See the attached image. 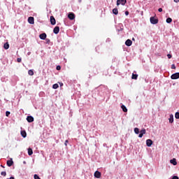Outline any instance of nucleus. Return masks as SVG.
<instances>
[{
  "label": "nucleus",
  "mask_w": 179,
  "mask_h": 179,
  "mask_svg": "<svg viewBox=\"0 0 179 179\" xmlns=\"http://www.w3.org/2000/svg\"><path fill=\"white\" fill-rule=\"evenodd\" d=\"M150 20L152 24H157L159 23V19H157V17H151Z\"/></svg>",
  "instance_id": "f257e3e1"
},
{
  "label": "nucleus",
  "mask_w": 179,
  "mask_h": 179,
  "mask_svg": "<svg viewBox=\"0 0 179 179\" xmlns=\"http://www.w3.org/2000/svg\"><path fill=\"white\" fill-rule=\"evenodd\" d=\"M127 3V0H117V6H120V5H125Z\"/></svg>",
  "instance_id": "f03ea898"
},
{
  "label": "nucleus",
  "mask_w": 179,
  "mask_h": 179,
  "mask_svg": "<svg viewBox=\"0 0 179 179\" xmlns=\"http://www.w3.org/2000/svg\"><path fill=\"white\" fill-rule=\"evenodd\" d=\"M171 79L176 80L179 79V73H175L171 75Z\"/></svg>",
  "instance_id": "7ed1b4c3"
},
{
  "label": "nucleus",
  "mask_w": 179,
  "mask_h": 179,
  "mask_svg": "<svg viewBox=\"0 0 179 179\" xmlns=\"http://www.w3.org/2000/svg\"><path fill=\"white\" fill-rule=\"evenodd\" d=\"M95 178H100L101 177V173L99 171H96L94 174Z\"/></svg>",
  "instance_id": "20e7f679"
},
{
  "label": "nucleus",
  "mask_w": 179,
  "mask_h": 179,
  "mask_svg": "<svg viewBox=\"0 0 179 179\" xmlns=\"http://www.w3.org/2000/svg\"><path fill=\"white\" fill-rule=\"evenodd\" d=\"M50 23L52 24V26L55 25L57 23V21L55 20V17L54 16H50Z\"/></svg>",
  "instance_id": "39448f33"
},
{
  "label": "nucleus",
  "mask_w": 179,
  "mask_h": 179,
  "mask_svg": "<svg viewBox=\"0 0 179 179\" xmlns=\"http://www.w3.org/2000/svg\"><path fill=\"white\" fill-rule=\"evenodd\" d=\"M153 145V141L151 139H148L146 141V145L148 146V148H150Z\"/></svg>",
  "instance_id": "423d86ee"
},
{
  "label": "nucleus",
  "mask_w": 179,
  "mask_h": 179,
  "mask_svg": "<svg viewBox=\"0 0 179 179\" xmlns=\"http://www.w3.org/2000/svg\"><path fill=\"white\" fill-rule=\"evenodd\" d=\"M68 17L70 19V20H73V19H75V14L73 13H69Z\"/></svg>",
  "instance_id": "0eeeda50"
},
{
  "label": "nucleus",
  "mask_w": 179,
  "mask_h": 179,
  "mask_svg": "<svg viewBox=\"0 0 179 179\" xmlns=\"http://www.w3.org/2000/svg\"><path fill=\"white\" fill-rule=\"evenodd\" d=\"M39 38H41V40H45V38H47V34L45 33L41 34L39 35Z\"/></svg>",
  "instance_id": "6e6552de"
},
{
  "label": "nucleus",
  "mask_w": 179,
  "mask_h": 179,
  "mask_svg": "<svg viewBox=\"0 0 179 179\" xmlns=\"http://www.w3.org/2000/svg\"><path fill=\"white\" fill-rule=\"evenodd\" d=\"M28 22L30 24H34V17H28Z\"/></svg>",
  "instance_id": "1a4fd4ad"
},
{
  "label": "nucleus",
  "mask_w": 179,
  "mask_h": 179,
  "mask_svg": "<svg viewBox=\"0 0 179 179\" xmlns=\"http://www.w3.org/2000/svg\"><path fill=\"white\" fill-rule=\"evenodd\" d=\"M125 44L127 45V47H131L132 45V41L127 39L125 42Z\"/></svg>",
  "instance_id": "9d476101"
},
{
  "label": "nucleus",
  "mask_w": 179,
  "mask_h": 179,
  "mask_svg": "<svg viewBox=\"0 0 179 179\" xmlns=\"http://www.w3.org/2000/svg\"><path fill=\"white\" fill-rule=\"evenodd\" d=\"M53 33L58 34V33H59V27H55L53 29Z\"/></svg>",
  "instance_id": "9b49d317"
},
{
  "label": "nucleus",
  "mask_w": 179,
  "mask_h": 179,
  "mask_svg": "<svg viewBox=\"0 0 179 179\" xmlns=\"http://www.w3.org/2000/svg\"><path fill=\"white\" fill-rule=\"evenodd\" d=\"M27 121H28L29 122H33V121H34V117H33L32 116H27Z\"/></svg>",
  "instance_id": "f8f14e48"
},
{
  "label": "nucleus",
  "mask_w": 179,
  "mask_h": 179,
  "mask_svg": "<svg viewBox=\"0 0 179 179\" xmlns=\"http://www.w3.org/2000/svg\"><path fill=\"white\" fill-rule=\"evenodd\" d=\"M170 163L173 164V166H177V161L176 158H173V159L170 160Z\"/></svg>",
  "instance_id": "ddd939ff"
},
{
  "label": "nucleus",
  "mask_w": 179,
  "mask_h": 179,
  "mask_svg": "<svg viewBox=\"0 0 179 179\" xmlns=\"http://www.w3.org/2000/svg\"><path fill=\"white\" fill-rule=\"evenodd\" d=\"M7 166H8V167H12V166H13V161L12 159L8 160Z\"/></svg>",
  "instance_id": "4468645a"
},
{
  "label": "nucleus",
  "mask_w": 179,
  "mask_h": 179,
  "mask_svg": "<svg viewBox=\"0 0 179 179\" xmlns=\"http://www.w3.org/2000/svg\"><path fill=\"white\" fill-rule=\"evenodd\" d=\"M169 120V122L171 124H173V122H174V116H173V115H170Z\"/></svg>",
  "instance_id": "2eb2a0df"
},
{
  "label": "nucleus",
  "mask_w": 179,
  "mask_h": 179,
  "mask_svg": "<svg viewBox=\"0 0 179 179\" xmlns=\"http://www.w3.org/2000/svg\"><path fill=\"white\" fill-rule=\"evenodd\" d=\"M21 135L22 138H26L27 136V133H26V131L22 130L21 131Z\"/></svg>",
  "instance_id": "dca6fc26"
},
{
  "label": "nucleus",
  "mask_w": 179,
  "mask_h": 179,
  "mask_svg": "<svg viewBox=\"0 0 179 179\" xmlns=\"http://www.w3.org/2000/svg\"><path fill=\"white\" fill-rule=\"evenodd\" d=\"M121 108L122 109V111L124 113H127L128 112V109L127 108V107L124 105H122L121 106Z\"/></svg>",
  "instance_id": "f3484780"
},
{
  "label": "nucleus",
  "mask_w": 179,
  "mask_h": 179,
  "mask_svg": "<svg viewBox=\"0 0 179 179\" xmlns=\"http://www.w3.org/2000/svg\"><path fill=\"white\" fill-rule=\"evenodd\" d=\"M3 48H4L5 50H8V49H9V43H4V45H3Z\"/></svg>",
  "instance_id": "a211bd4d"
},
{
  "label": "nucleus",
  "mask_w": 179,
  "mask_h": 179,
  "mask_svg": "<svg viewBox=\"0 0 179 179\" xmlns=\"http://www.w3.org/2000/svg\"><path fill=\"white\" fill-rule=\"evenodd\" d=\"M113 15H118V8H113Z\"/></svg>",
  "instance_id": "6ab92c4d"
},
{
  "label": "nucleus",
  "mask_w": 179,
  "mask_h": 179,
  "mask_svg": "<svg viewBox=\"0 0 179 179\" xmlns=\"http://www.w3.org/2000/svg\"><path fill=\"white\" fill-rule=\"evenodd\" d=\"M131 79H134L135 80H136V79H138V74L133 73L131 76Z\"/></svg>",
  "instance_id": "aec40b11"
},
{
  "label": "nucleus",
  "mask_w": 179,
  "mask_h": 179,
  "mask_svg": "<svg viewBox=\"0 0 179 179\" xmlns=\"http://www.w3.org/2000/svg\"><path fill=\"white\" fill-rule=\"evenodd\" d=\"M28 155L29 156H31V155H33V150L31 148L28 149Z\"/></svg>",
  "instance_id": "412c9836"
},
{
  "label": "nucleus",
  "mask_w": 179,
  "mask_h": 179,
  "mask_svg": "<svg viewBox=\"0 0 179 179\" xmlns=\"http://www.w3.org/2000/svg\"><path fill=\"white\" fill-rule=\"evenodd\" d=\"M28 74H29L30 76H33V75H34V72L33 71V70H29Z\"/></svg>",
  "instance_id": "4be33fe9"
},
{
  "label": "nucleus",
  "mask_w": 179,
  "mask_h": 179,
  "mask_svg": "<svg viewBox=\"0 0 179 179\" xmlns=\"http://www.w3.org/2000/svg\"><path fill=\"white\" fill-rule=\"evenodd\" d=\"M58 87H59V85L57 83L52 85V89H58Z\"/></svg>",
  "instance_id": "5701e85b"
},
{
  "label": "nucleus",
  "mask_w": 179,
  "mask_h": 179,
  "mask_svg": "<svg viewBox=\"0 0 179 179\" xmlns=\"http://www.w3.org/2000/svg\"><path fill=\"white\" fill-rule=\"evenodd\" d=\"M171 22H173V19H171V17H168L166 19V23H171Z\"/></svg>",
  "instance_id": "b1692460"
},
{
  "label": "nucleus",
  "mask_w": 179,
  "mask_h": 179,
  "mask_svg": "<svg viewBox=\"0 0 179 179\" xmlns=\"http://www.w3.org/2000/svg\"><path fill=\"white\" fill-rule=\"evenodd\" d=\"M140 133H141L143 135H145V134H146V129H141Z\"/></svg>",
  "instance_id": "393cba45"
},
{
  "label": "nucleus",
  "mask_w": 179,
  "mask_h": 179,
  "mask_svg": "<svg viewBox=\"0 0 179 179\" xmlns=\"http://www.w3.org/2000/svg\"><path fill=\"white\" fill-rule=\"evenodd\" d=\"M175 117L176 118V120H179V113L178 112L176 113Z\"/></svg>",
  "instance_id": "a878e982"
},
{
  "label": "nucleus",
  "mask_w": 179,
  "mask_h": 179,
  "mask_svg": "<svg viewBox=\"0 0 179 179\" xmlns=\"http://www.w3.org/2000/svg\"><path fill=\"white\" fill-rule=\"evenodd\" d=\"M134 132H135V134H139V129H138L137 127H136V128L134 129Z\"/></svg>",
  "instance_id": "bb28decb"
},
{
  "label": "nucleus",
  "mask_w": 179,
  "mask_h": 179,
  "mask_svg": "<svg viewBox=\"0 0 179 179\" xmlns=\"http://www.w3.org/2000/svg\"><path fill=\"white\" fill-rule=\"evenodd\" d=\"M34 179H41V178H40V176H38V175H37V174L34 175Z\"/></svg>",
  "instance_id": "cd10ccee"
},
{
  "label": "nucleus",
  "mask_w": 179,
  "mask_h": 179,
  "mask_svg": "<svg viewBox=\"0 0 179 179\" xmlns=\"http://www.w3.org/2000/svg\"><path fill=\"white\" fill-rule=\"evenodd\" d=\"M1 176H3V177H5L6 176V171H2L1 173Z\"/></svg>",
  "instance_id": "c85d7f7f"
},
{
  "label": "nucleus",
  "mask_w": 179,
  "mask_h": 179,
  "mask_svg": "<svg viewBox=\"0 0 179 179\" xmlns=\"http://www.w3.org/2000/svg\"><path fill=\"white\" fill-rule=\"evenodd\" d=\"M9 115H10V112L6 111V117H9Z\"/></svg>",
  "instance_id": "c756f323"
},
{
  "label": "nucleus",
  "mask_w": 179,
  "mask_h": 179,
  "mask_svg": "<svg viewBox=\"0 0 179 179\" xmlns=\"http://www.w3.org/2000/svg\"><path fill=\"white\" fill-rule=\"evenodd\" d=\"M17 62H22V58L18 57V58L17 59Z\"/></svg>",
  "instance_id": "7c9ffc66"
},
{
  "label": "nucleus",
  "mask_w": 179,
  "mask_h": 179,
  "mask_svg": "<svg viewBox=\"0 0 179 179\" xmlns=\"http://www.w3.org/2000/svg\"><path fill=\"white\" fill-rule=\"evenodd\" d=\"M171 69H176V64L171 65Z\"/></svg>",
  "instance_id": "2f4dec72"
},
{
  "label": "nucleus",
  "mask_w": 179,
  "mask_h": 179,
  "mask_svg": "<svg viewBox=\"0 0 179 179\" xmlns=\"http://www.w3.org/2000/svg\"><path fill=\"white\" fill-rule=\"evenodd\" d=\"M56 69H57V71H60V70H61V66H57V68H56Z\"/></svg>",
  "instance_id": "473e14b6"
},
{
  "label": "nucleus",
  "mask_w": 179,
  "mask_h": 179,
  "mask_svg": "<svg viewBox=\"0 0 179 179\" xmlns=\"http://www.w3.org/2000/svg\"><path fill=\"white\" fill-rule=\"evenodd\" d=\"M68 142H69L68 140H66V141H65V142H64L65 146H68Z\"/></svg>",
  "instance_id": "72a5a7b5"
},
{
  "label": "nucleus",
  "mask_w": 179,
  "mask_h": 179,
  "mask_svg": "<svg viewBox=\"0 0 179 179\" xmlns=\"http://www.w3.org/2000/svg\"><path fill=\"white\" fill-rule=\"evenodd\" d=\"M143 136V134L142 133H140L138 135V138H142Z\"/></svg>",
  "instance_id": "f704fd0d"
},
{
  "label": "nucleus",
  "mask_w": 179,
  "mask_h": 179,
  "mask_svg": "<svg viewBox=\"0 0 179 179\" xmlns=\"http://www.w3.org/2000/svg\"><path fill=\"white\" fill-rule=\"evenodd\" d=\"M158 12H163V8H159L158 9Z\"/></svg>",
  "instance_id": "c9c22d12"
},
{
  "label": "nucleus",
  "mask_w": 179,
  "mask_h": 179,
  "mask_svg": "<svg viewBox=\"0 0 179 179\" xmlns=\"http://www.w3.org/2000/svg\"><path fill=\"white\" fill-rule=\"evenodd\" d=\"M167 57H168L169 59H170L171 58V57H172V56H171V55L168 54V55H167Z\"/></svg>",
  "instance_id": "e433bc0d"
},
{
  "label": "nucleus",
  "mask_w": 179,
  "mask_h": 179,
  "mask_svg": "<svg viewBox=\"0 0 179 179\" xmlns=\"http://www.w3.org/2000/svg\"><path fill=\"white\" fill-rule=\"evenodd\" d=\"M171 179H179L178 176H173Z\"/></svg>",
  "instance_id": "4c0bfd02"
},
{
  "label": "nucleus",
  "mask_w": 179,
  "mask_h": 179,
  "mask_svg": "<svg viewBox=\"0 0 179 179\" xmlns=\"http://www.w3.org/2000/svg\"><path fill=\"white\" fill-rule=\"evenodd\" d=\"M125 15H126V16H128V15H129V12L126 11V12H125Z\"/></svg>",
  "instance_id": "58836bf2"
},
{
  "label": "nucleus",
  "mask_w": 179,
  "mask_h": 179,
  "mask_svg": "<svg viewBox=\"0 0 179 179\" xmlns=\"http://www.w3.org/2000/svg\"><path fill=\"white\" fill-rule=\"evenodd\" d=\"M176 3L179 2V0H173Z\"/></svg>",
  "instance_id": "ea45409f"
},
{
  "label": "nucleus",
  "mask_w": 179,
  "mask_h": 179,
  "mask_svg": "<svg viewBox=\"0 0 179 179\" xmlns=\"http://www.w3.org/2000/svg\"><path fill=\"white\" fill-rule=\"evenodd\" d=\"M47 43H50V39H46Z\"/></svg>",
  "instance_id": "a19ab883"
},
{
  "label": "nucleus",
  "mask_w": 179,
  "mask_h": 179,
  "mask_svg": "<svg viewBox=\"0 0 179 179\" xmlns=\"http://www.w3.org/2000/svg\"><path fill=\"white\" fill-rule=\"evenodd\" d=\"M63 85H64V84L62 83V84H61V86H62Z\"/></svg>",
  "instance_id": "79ce46f5"
}]
</instances>
